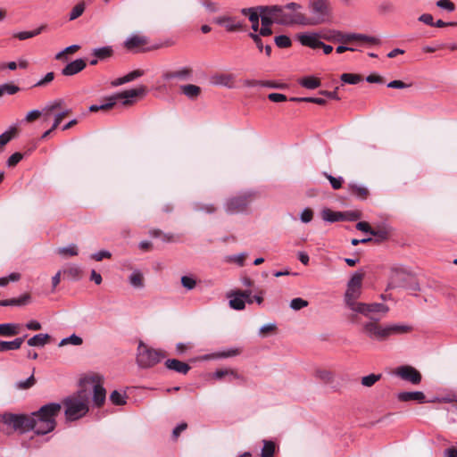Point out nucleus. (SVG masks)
<instances>
[{"label": "nucleus", "instance_id": "13", "mask_svg": "<svg viewBox=\"0 0 457 457\" xmlns=\"http://www.w3.org/2000/svg\"><path fill=\"white\" fill-rule=\"evenodd\" d=\"M4 422L11 426L14 429H19L21 432L30 430L29 416L23 414H5L3 417Z\"/></svg>", "mask_w": 457, "mask_h": 457}, {"label": "nucleus", "instance_id": "24", "mask_svg": "<svg viewBox=\"0 0 457 457\" xmlns=\"http://www.w3.org/2000/svg\"><path fill=\"white\" fill-rule=\"evenodd\" d=\"M261 15L262 27H270L273 23H276L275 16L273 12L269 9L270 6H258Z\"/></svg>", "mask_w": 457, "mask_h": 457}, {"label": "nucleus", "instance_id": "56", "mask_svg": "<svg viewBox=\"0 0 457 457\" xmlns=\"http://www.w3.org/2000/svg\"><path fill=\"white\" fill-rule=\"evenodd\" d=\"M3 94L14 95L20 91V87L14 84H3L1 85Z\"/></svg>", "mask_w": 457, "mask_h": 457}, {"label": "nucleus", "instance_id": "47", "mask_svg": "<svg viewBox=\"0 0 457 457\" xmlns=\"http://www.w3.org/2000/svg\"><path fill=\"white\" fill-rule=\"evenodd\" d=\"M274 40L276 46L279 48H287L292 45L291 39L286 35L277 36Z\"/></svg>", "mask_w": 457, "mask_h": 457}, {"label": "nucleus", "instance_id": "15", "mask_svg": "<svg viewBox=\"0 0 457 457\" xmlns=\"http://www.w3.org/2000/svg\"><path fill=\"white\" fill-rule=\"evenodd\" d=\"M408 276L409 273L404 269L401 267H393L390 270L388 287L395 288L403 286Z\"/></svg>", "mask_w": 457, "mask_h": 457}, {"label": "nucleus", "instance_id": "37", "mask_svg": "<svg viewBox=\"0 0 457 457\" xmlns=\"http://www.w3.org/2000/svg\"><path fill=\"white\" fill-rule=\"evenodd\" d=\"M275 444L272 441L263 440V447L262 449V457H272L275 453Z\"/></svg>", "mask_w": 457, "mask_h": 457}, {"label": "nucleus", "instance_id": "62", "mask_svg": "<svg viewBox=\"0 0 457 457\" xmlns=\"http://www.w3.org/2000/svg\"><path fill=\"white\" fill-rule=\"evenodd\" d=\"M22 159V154L20 153L12 154L7 160V165L9 167H13L18 164Z\"/></svg>", "mask_w": 457, "mask_h": 457}, {"label": "nucleus", "instance_id": "27", "mask_svg": "<svg viewBox=\"0 0 457 457\" xmlns=\"http://www.w3.org/2000/svg\"><path fill=\"white\" fill-rule=\"evenodd\" d=\"M24 342V337H17L12 341H0V353L18 350Z\"/></svg>", "mask_w": 457, "mask_h": 457}, {"label": "nucleus", "instance_id": "41", "mask_svg": "<svg viewBox=\"0 0 457 457\" xmlns=\"http://www.w3.org/2000/svg\"><path fill=\"white\" fill-rule=\"evenodd\" d=\"M225 376H228L230 379L240 378L239 375L233 370H217L213 373V378L216 379H221Z\"/></svg>", "mask_w": 457, "mask_h": 457}, {"label": "nucleus", "instance_id": "32", "mask_svg": "<svg viewBox=\"0 0 457 457\" xmlns=\"http://www.w3.org/2000/svg\"><path fill=\"white\" fill-rule=\"evenodd\" d=\"M92 54L100 61H104L113 55V49L110 46L95 48L92 51Z\"/></svg>", "mask_w": 457, "mask_h": 457}, {"label": "nucleus", "instance_id": "23", "mask_svg": "<svg viewBox=\"0 0 457 457\" xmlns=\"http://www.w3.org/2000/svg\"><path fill=\"white\" fill-rule=\"evenodd\" d=\"M397 398L401 402L416 401L418 403L426 402V396L423 392H401L398 394Z\"/></svg>", "mask_w": 457, "mask_h": 457}, {"label": "nucleus", "instance_id": "6", "mask_svg": "<svg viewBox=\"0 0 457 457\" xmlns=\"http://www.w3.org/2000/svg\"><path fill=\"white\" fill-rule=\"evenodd\" d=\"M146 93V87L140 86L137 88L125 90L120 93H117L113 96L106 98V103L103 104H93L89 107V111L92 112H98L100 110L105 111L112 108L119 100H122V105L128 106L134 103V98L137 96H143Z\"/></svg>", "mask_w": 457, "mask_h": 457}, {"label": "nucleus", "instance_id": "30", "mask_svg": "<svg viewBox=\"0 0 457 457\" xmlns=\"http://www.w3.org/2000/svg\"><path fill=\"white\" fill-rule=\"evenodd\" d=\"M321 216L325 221L336 222L339 220H345V214L341 212H334L328 208H326L321 212Z\"/></svg>", "mask_w": 457, "mask_h": 457}, {"label": "nucleus", "instance_id": "19", "mask_svg": "<svg viewBox=\"0 0 457 457\" xmlns=\"http://www.w3.org/2000/svg\"><path fill=\"white\" fill-rule=\"evenodd\" d=\"M235 76L231 73H218L212 77V82L215 85L224 86L228 88L234 87Z\"/></svg>", "mask_w": 457, "mask_h": 457}, {"label": "nucleus", "instance_id": "58", "mask_svg": "<svg viewBox=\"0 0 457 457\" xmlns=\"http://www.w3.org/2000/svg\"><path fill=\"white\" fill-rule=\"evenodd\" d=\"M203 5L211 13L217 12L220 11V5L217 3L212 2L211 0H204Z\"/></svg>", "mask_w": 457, "mask_h": 457}, {"label": "nucleus", "instance_id": "60", "mask_svg": "<svg viewBox=\"0 0 457 457\" xmlns=\"http://www.w3.org/2000/svg\"><path fill=\"white\" fill-rule=\"evenodd\" d=\"M436 5L439 8H443L447 10L448 12H453L455 9V5L450 0H439L436 2Z\"/></svg>", "mask_w": 457, "mask_h": 457}, {"label": "nucleus", "instance_id": "42", "mask_svg": "<svg viewBox=\"0 0 457 457\" xmlns=\"http://www.w3.org/2000/svg\"><path fill=\"white\" fill-rule=\"evenodd\" d=\"M194 210L196 212H204L206 213L212 214L216 212L217 207L212 204L196 203L194 204Z\"/></svg>", "mask_w": 457, "mask_h": 457}, {"label": "nucleus", "instance_id": "39", "mask_svg": "<svg viewBox=\"0 0 457 457\" xmlns=\"http://www.w3.org/2000/svg\"><path fill=\"white\" fill-rule=\"evenodd\" d=\"M110 401L115 405L126 404V394L114 390L110 395Z\"/></svg>", "mask_w": 457, "mask_h": 457}, {"label": "nucleus", "instance_id": "2", "mask_svg": "<svg viewBox=\"0 0 457 457\" xmlns=\"http://www.w3.org/2000/svg\"><path fill=\"white\" fill-rule=\"evenodd\" d=\"M378 320L368 321L362 326V332L370 339L385 341L392 335L405 334L411 330V327L401 324L382 326Z\"/></svg>", "mask_w": 457, "mask_h": 457}, {"label": "nucleus", "instance_id": "26", "mask_svg": "<svg viewBox=\"0 0 457 457\" xmlns=\"http://www.w3.org/2000/svg\"><path fill=\"white\" fill-rule=\"evenodd\" d=\"M191 75L192 69L185 67L179 71L166 72L163 75V78L167 80L173 79H187L191 77Z\"/></svg>", "mask_w": 457, "mask_h": 457}, {"label": "nucleus", "instance_id": "40", "mask_svg": "<svg viewBox=\"0 0 457 457\" xmlns=\"http://www.w3.org/2000/svg\"><path fill=\"white\" fill-rule=\"evenodd\" d=\"M58 254L62 256H76L79 253L78 247L76 245H70L65 247H61L57 250Z\"/></svg>", "mask_w": 457, "mask_h": 457}, {"label": "nucleus", "instance_id": "48", "mask_svg": "<svg viewBox=\"0 0 457 457\" xmlns=\"http://www.w3.org/2000/svg\"><path fill=\"white\" fill-rule=\"evenodd\" d=\"M82 342H83V340L80 337L73 334L68 337L63 338L60 342L59 345L62 346V345H66L68 344H71L73 345H80L82 344Z\"/></svg>", "mask_w": 457, "mask_h": 457}, {"label": "nucleus", "instance_id": "54", "mask_svg": "<svg viewBox=\"0 0 457 457\" xmlns=\"http://www.w3.org/2000/svg\"><path fill=\"white\" fill-rule=\"evenodd\" d=\"M85 5L83 3L76 4L70 12V20L73 21L79 18L84 12Z\"/></svg>", "mask_w": 457, "mask_h": 457}, {"label": "nucleus", "instance_id": "7", "mask_svg": "<svg viewBox=\"0 0 457 457\" xmlns=\"http://www.w3.org/2000/svg\"><path fill=\"white\" fill-rule=\"evenodd\" d=\"M164 353L161 350L149 347L140 341L137 351V363L140 368L154 367L164 358Z\"/></svg>", "mask_w": 457, "mask_h": 457}, {"label": "nucleus", "instance_id": "16", "mask_svg": "<svg viewBox=\"0 0 457 457\" xmlns=\"http://www.w3.org/2000/svg\"><path fill=\"white\" fill-rule=\"evenodd\" d=\"M245 296H247V294H245ZM228 298L229 299V306L230 308L242 311L245 307V303L244 301V295L241 294V290L231 291L228 294Z\"/></svg>", "mask_w": 457, "mask_h": 457}, {"label": "nucleus", "instance_id": "18", "mask_svg": "<svg viewBox=\"0 0 457 457\" xmlns=\"http://www.w3.org/2000/svg\"><path fill=\"white\" fill-rule=\"evenodd\" d=\"M86 62L83 59H77L70 63H68L62 71V75L64 76H72L86 67Z\"/></svg>", "mask_w": 457, "mask_h": 457}, {"label": "nucleus", "instance_id": "34", "mask_svg": "<svg viewBox=\"0 0 457 457\" xmlns=\"http://www.w3.org/2000/svg\"><path fill=\"white\" fill-rule=\"evenodd\" d=\"M299 84L307 89H315L320 86V80L316 77L308 76L303 78Z\"/></svg>", "mask_w": 457, "mask_h": 457}, {"label": "nucleus", "instance_id": "11", "mask_svg": "<svg viewBox=\"0 0 457 457\" xmlns=\"http://www.w3.org/2000/svg\"><path fill=\"white\" fill-rule=\"evenodd\" d=\"M355 313L362 314L363 316L369 318L373 321L375 320H379V318L376 317L378 313L386 314L388 312V307L384 303H364L359 302L353 308L351 309Z\"/></svg>", "mask_w": 457, "mask_h": 457}, {"label": "nucleus", "instance_id": "46", "mask_svg": "<svg viewBox=\"0 0 457 457\" xmlns=\"http://www.w3.org/2000/svg\"><path fill=\"white\" fill-rule=\"evenodd\" d=\"M316 377L325 383H331L334 379V375L330 370H319L316 371Z\"/></svg>", "mask_w": 457, "mask_h": 457}, {"label": "nucleus", "instance_id": "43", "mask_svg": "<svg viewBox=\"0 0 457 457\" xmlns=\"http://www.w3.org/2000/svg\"><path fill=\"white\" fill-rule=\"evenodd\" d=\"M381 374H370L361 378V385L367 387L372 386L375 383L380 380Z\"/></svg>", "mask_w": 457, "mask_h": 457}, {"label": "nucleus", "instance_id": "64", "mask_svg": "<svg viewBox=\"0 0 457 457\" xmlns=\"http://www.w3.org/2000/svg\"><path fill=\"white\" fill-rule=\"evenodd\" d=\"M312 217L313 212L310 208H306L302 212L300 219L303 223H308L312 220Z\"/></svg>", "mask_w": 457, "mask_h": 457}, {"label": "nucleus", "instance_id": "4", "mask_svg": "<svg viewBox=\"0 0 457 457\" xmlns=\"http://www.w3.org/2000/svg\"><path fill=\"white\" fill-rule=\"evenodd\" d=\"M270 8L269 10L273 12L277 24L287 26L299 24L304 26V14L296 12L301 8L300 4L289 3L284 6L271 5Z\"/></svg>", "mask_w": 457, "mask_h": 457}, {"label": "nucleus", "instance_id": "8", "mask_svg": "<svg viewBox=\"0 0 457 457\" xmlns=\"http://www.w3.org/2000/svg\"><path fill=\"white\" fill-rule=\"evenodd\" d=\"M364 276V271L358 270L353 274L347 283L346 291L345 293V303L350 310L359 303L357 300L361 295Z\"/></svg>", "mask_w": 457, "mask_h": 457}, {"label": "nucleus", "instance_id": "44", "mask_svg": "<svg viewBox=\"0 0 457 457\" xmlns=\"http://www.w3.org/2000/svg\"><path fill=\"white\" fill-rule=\"evenodd\" d=\"M16 131L17 129L15 128H11L9 130L0 135V149L12 140Z\"/></svg>", "mask_w": 457, "mask_h": 457}, {"label": "nucleus", "instance_id": "10", "mask_svg": "<svg viewBox=\"0 0 457 457\" xmlns=\"http://www.w3.org/2000/svg\"><path fill=\"white\" fill-rule=\"evenodd\" d=\"M124 47L133 53L148 52L162 47V45L149 46V38L140 34H132L124 41Z\"/></svg>", "mask_w": 457, "mask_h": 457}, {"label": "nucleus", "instance_id": "12", "mask_svg": "<svg viewBox=\"0 0 457 457\" xmlns=\"http://www.w3.org/2000/svg\"><path fill=\"white\" fill-rule=\"evenodd\" d=\"M331 39L342 44H350L355 41H362L373 45L380 44V40L374 37L357 33H343L340 31H334Z\"/></svg>", "mask_w": 457, "mask_h": 457}, {"label": "nucleus", "instance_id": "51", "mask_svg": "<svg viewBox=\"0 0 457 457\" xmlns=\"http://www.w3.org/2000/svg\"><path fill=\"white\" fill-rule=\"evenodd\" d=\"M247 254L245 253H241L239 254L230 255L226 258L227 262H236L240 267L245 265V261Z\"/></svg>", "mask_w": 457, "mask_h": 457}, {"label": "nucleus", "instance_id": "63", "mask_svg": "<svg viewBox=\"0 0 457 457\" xmlns=\"http://www.w3.org/2000/svg\"><path fill=\"white\" fill-rule=\"evenodd\" d=\"M112 254L109 251L102 250L91 255V258L96 262H100L104 258H111Z\"/></svg>", "mask_w": 457, "mask_h": 457}, {"label": "nucleus", "instance_id": "5", "mask_svg": "<svg viewBox=\"0 0 457 457\" xmlns=\"http://www.w3.org/2000/svg\"><path fill=\"white\" fill-rule=\"evenodd\" d=\"M258 194L253 190H245L228 197L224 203L227 214L234 215L247 213L251 204L257 198Z\"/></svg>", "mask_w": 457, "mask_h": 457}, {"label": "nucleus", "instance_id": "29", "mask_svg": "<svg viewBox=\"0 0 457 457\" xmlns=\"http://www.w3.org/2000/svg\"><path fill=\"white\" fill-rule=\"evenodd\" d=\"M30 295L25 294L18 298L0 300V306H22L29 303Z\"/></svg>", "mask_w": 457, "mask_h": 457}, {"label": "nucleus", "instance_id": "20", "mask_svg": "<svg viewBox=\"0 0 457 457\" xmlns=\"http://www.w3.org/2000/svg\"><path fill=\"white\" fill-rule=\"evenodd\" d=\"M106 399V390L99 382L95 384L93 388V403L96 407H101Z\"/></svg>", "mask_w": 457, "mask_h": 457}, {"label": "nucleus", "instance_id": "38", "mask_svg": "<svg viewBox=\"0 0 457 457\" xmlns=\"http://www.w3.org/2000/svg\"><path fill=\"white\" fill-rule=\"evenodd\" d=\"M340 79L344 83H347V84H351V85H355V84H358L359 82H361L362 80V78L359 74L343 73L341 75V77H340Z\"/></svg>", "mask_w": 457, "mask_h": 457}, {"label": "nucleus", "instance_id": "50", "mask_svg": "<svg viewBox=\"0 0 457 457\" xmlns=\"http://www.w3.org/2000/svg\"><path fill=\"white\" fill-rule=\"evenodd\" d=\"M308 304H309L308 301H306L303 298L297 297V298H294L293 300H291L290 308L295 311H299L304 307H307Z\"/></svg>", "mask_w": 457, "mask_h": 457}, {"label": "nucleus", "instance_id": "14", "mask_svg": "<svg viewBox=\"0 0 457 457\" xmlns=\"http://www.w3.org/2000/svg\"><path fill=\"white\" fill-rule=\"evenodd\" d=\"M395 376L402 379L418 385L421 381V374L415 368L409 365H403L396 368L394 372Z\"/></svg>", "mask_w": 457, "mask_h": 457}, {"label": "nucleus", "instance_id": "59", "mask_svg": "<svg viewBox=\"0 0 457 457\" xmlns=\"http://www.w3.org/2000/svg\"><path fill=\"white\" fill-rule=\"evenodd\" d=\"M356 228L365 233H369L370 235H376L374 233V229L370 227V225L366 221H359L356 224Z\"/></svg>", "mask_w": 457, "mask_h": 457}, {"label": "nucleus", "instance_id": "1", "mask_svg": "<svg viewBox=\"0 0 457 457\" xmlns=\"http://www.w3.org/2000/svg\"><path fill=\"white\" fill-rule=\"evenodd\" d=\"M62 410V404L51 403L43 405L37 411L29 416L30 430L37 435H46L53 431L56 426L55 418Z\"/></svg>", "mask_w": 457, "mask_h": 457}, {"label": "nucleus", "instance_id": "52", "mask_svg": "<svg viewBox=\"0 0 457 457\" xmlns=\"http://www.w3.org/2000/svg\"><path fill=\"white\" fill-rule=\"evenodd\" d=\"M181 284L187 290H192L196 286V280L193 276L181 277Z\"/></svg>", "mask_w": 457, "mask_h": 457}, {"label": "nucleus", "instance_id": "35", "mask_svg": "<svg viewBox=\"0 0 457 457\" xmlns=\"http://www.w3.org/2000/svg\"><path fill=\"white\" fill-rule=\"evenodd\" d=\"M49 337L48 334H37L28 340V345L29 346H44Z\"/></svg>", "mask_w": 457, "mask_h": 457}, {"label": "nucleus", "instance_id": "45", "mask_svg": "<svg viewBox=\"0 0 457 457\" xmlns=\"http://www.w3.org/2000/svg\"><path fill=\"white\" fill-rule=\"evenodd\" d=\"M323 175L328 179L333 189L337 190L342 187L344 183V179L342 177L336 178L327 172H323Z\"/></svg>", "mask_w": 457, "mask_h": 457}, {"label": "nucleus", "instance_id": "17", "mask_svg": "<svg viewBox=\"0 0 457 457\" xmlns=\"http://www.w3.org/2000/svg\"><path fill=\"white\" fill-rule=\"evenodd\" d=\"M297 38L303 46L312 49L320 48V45H322L317 34L302 33L297 36Z\"/></svg>", "mask_w": 457, "mask_h": 457}, {"label": "nucleus", "instance_id": "3", "mask_svg": "<svg viewBox=\"0 0 457 457\" xmlns=\"http://www.w3.org/2000/svg\"><path fill=\"white\" fill-rule=\"evenodd\" d=\"M65 407V417L67 420L72 421L85 416L88 411V397L86 391L81 390L78 394L66 397L62 401Z\"/></svg>", "mask_w": 457, "mask_h": 457}, {"label": "nucleus", "instance_id": "21", "mask_svg": "<svg viewBox=\"0 0 457 457\" xmlns=\"http://www.w3.org/2000/svg\"><path fill=\"white\" fill-rule=\"evenodd\" d=\"M165 366L167 369L174 370L180 374H187L190 370V366L187 363L179 361L177 359L167 360L165 361Z\"/></svg>", "mask_w": 457, "mask_h": 457}, {"label": "nucleus", "instance_id": "61", "mask_svg": "<svg viewBox=\"0 0 457 457\" xmlns=\"http://www.w3.org/2000/svg\"><path fill=\"white\" fill-rule=\"evenodd\" d=\"M268 99L274 103L285 102L287 100V97L284 94L280 93H270L268 95Z\"/></svg>", "mask_w": 457, "mask_h": 457}, {"label": "nucleus", "instance_id": "28", "mask_svg": "<svg viewBox=\"0 0 457 457\" xmlns=\"http://www.w3.org/2000/svg\"><path fill=\"white\" fill-rule=\"evenodd\" d=\"M347 188L352 195H355L356 197L361 200L366 199L370 194L367 187L355 183H349L347 185Z\"/></svg>", "mask_w": 457, "mask_h": 457}, {"label": "nucleus", "instance_id": "57", "mask_svg": "<svg viewBox=\"0 0 457 457\" xmlns=\"http://www.w3.org/2000/svg\"><path fill=\"white\" fill-rule=\"evenodd\" d=\"M36 383V379L33 375L28 378L26 380L20 381L17 383V387L20 389H28L33 386Z\"/></svg>", "mask_w": 457, "mask_h": 457}, {"label": "nucleus", "instance_id": "31", "mask_svg": "<svg viewBox=\"0 0 457 457\" xmlns=\"http://www.w3.org/2000/svg\"><path fill=\"white\" fill-rule=\"evenodd\" d=\"M182 94L191 100L196 99L201 94V87L194 84H187L180 87Z\"/></svg>", "mask_w": 457, "mask_h": 457}, {"label": "nucleus", "instance_id": "22", "mask_svg": "<svg viewBox=\"0 0 457 457\" xmlns=\"http://www.w3.org/2000/svg\"><path fill=\"white\" fill-rule=\"evenodd\" d=\"M242 13L248 16L249 21L252 23V29L256 32L259 30V20L261 18L260 11L258 7L245 8L242 10Z\"/></svg>", "mask_w": 457, "mask_h": 457}, {"label": "nucleus", "instance_id": "55", "mask_svg": "<svg viewBox=\"0 0 457 457\" xmlns=\"http://www.w3.org/2000/svg\"><path fill=\"white\" fill-rule=\"evenodd\" d=\"M21 278V274L12 272L7 277L0 278V287H5L8 285L10 281L15 282Z\"/></svg>", "mask_w": 457, "mask_h": 457}, {"label": "nucleus", "instance_id": "36", "mask_svg": "<svg viewBox=\"0 0 457 457\" xmlns=\"http://www.w3.org/2000/svg\"><path fill=\"white\" fill-rule=\"evenodd\" d=\"M44 29H45V27L41 26V27H39L37 29L32 30V31L18 32V33H16L14 35V37H16V38H18L20 40H25V39H28V38H31L33 37H36V36L39 35Z\"/></svg>", "mask_w": 457, "mask_h": 457}, {"label": "nucleus", "instance_id": "33", "mask_svg": "<svg viewBox=\"0 0 457 457\" xmlns=\"http://www.w3.org/2000/svg\"><path fill=\"white\" fill-rule=\"evenodd\" d=\"M225 29L228 32L243 30L245 25L242 21L237 20L235 17L228 16L224 25Z\"/></svg>", "mask_w": 457, "mask_h": 457}, {"label": "nucleus", "instance_id": "25", "mask_svg": "<svg viewBox=\"0 0 457 457\" xmlns=\"http://www.w3.org/2000/svg\"><path fill=\"white\" fill-rule=\"evenodd\" d=\"M21 325L18 323H2L0 324L1 337H13L20 333Z\"/></svg>", "mask_w": 457, "mask_h": 457}, {"label": "nucleus", "instance_id": "9", "mask_svg": "<svg viewBox=\"0 0 457 457\" xmlns=\"http://www.w3.org/2000/svg\"><path fill=\"white\" fill-rule=\"evenodd\" d=\"M312 16L304 15V26H314L328 21L329 9L328 0H312L310 2Z\"/></svg>", "mask_w": 457, "mask_h": 457}, {"label": "nucleus", "instance_id": "53", "mask_svg": "<svg viewBox=\"0 0 457 457\" xmlns=\"http://www.w3.org/2000/svg\"><path fill=\"white\" fill-rule=\"evenodd\" d=\"M129 282L135 287H143V276L139 271H135L129 276Z\"/></svg>", "mask_w": 457, "mask_h": 457}, {"label": "nucleus", "instance_id": "49", "mask_svg": "<svg viewBox=\"0 0 457 457\" xmlns=\"http://www.w3.org/2000/svg\"><path fill=\"white\" fill-rule=\"evenodd\" d=\"M63 273L73 279H79L81 277L82 270L79 266L73 265L65 269Z\"/></svg>", "mask_w": 457, "mask_h": 457}]
</instances>
